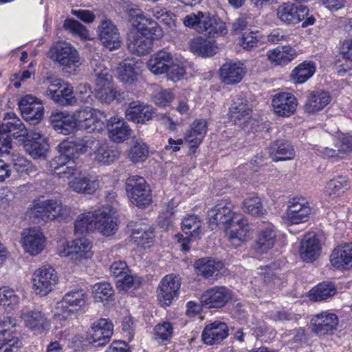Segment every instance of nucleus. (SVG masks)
<instances>
[{
    "label": "nucleus",
    "instance_id": "obj_1",
    "mask_svg": "<svg viewBox=\"0 0 352 352\" xmlns=\"http://www.w3.org/2000/svg\"><path fill=\"white\" fill-rule=\"evenodd\" d=\"M184 25L208 37L216 38L228 32L226 23L220 19L210 16L208 12L198 11L190 13L183 19Z\"/></svg>",
    "mask_w": 352,
    "mask_h": 352
},
{
    "label": "nucleus",
    "instance_id": "obj_2",
    "mask_svg": "<svg viewBox=\"0 0 352 352\" xmlns=\"http://www.w3.org/2000/svg\"><path fill=\"white\" fill-rule=\"evenodd\" d=\"M88 296L82 289L68 291L55 306L54 315L63 319H72L77 316L79 311L85 306Z\"/></svg>",
    "mask_w": 352,
    "mask_h": 352
},
{
    "label": "nucleus",
    "instance_id": "obj_3",
    "mask_svg": "<svg viewBox=\"0 0 352 352\" xmlns=\"http://www.w3.org/2000/svg\"><path fill=\"white\" fill-rule=\"evenodd\" d=\"M92 242L86 237H79L60 245L58 254L67 257L75 264L82 263L91 258L94 254Z\"/></svg>",
    "mask_w": 352,
    "mask_h": 352
},
{
    "label": "nucleus",
    "instance_id": "obj_4",
    "mask_svg": "<svg viewBox=\"0 0 352 352\" xmlns=\"http://www.w3.org/2000/svg\"><path fill=\"white\" fill-rule=\"evenodd\" d=\"M49 56L62 67L65 72L75 71L81 65L78 51L67 42L61 41L53 45L50 49Z\"/></svg>",
    "mask_w": 352,
    "mask_h": 352
},
{
    "label": "nucleus",
    "instance_id": "obj_5",
    "mask_svg": "<svg viewBox=\"0 0 352 352\" xmlns=\"http://www.w3.org/2000/svg\"><path fill=\"white\" fill-rule=\"evenodd\" d=\"M72 114L77 131L100 133L105 128L102 119L105 118L106 116L100 111L85 107L74 111Z\"/></svg>",
    "mask_w": 352,
    "mask_h": 352
},
{
    "label": "nucleus",
    "instance_id": "obj_6",
    "mask_svg": "<svg viewBox=\"0 0 352 352\" xmlns=\"http://www.w3.org/2000/svg\"><path fill=\"white\" fill-rule=\"evenodd\" d=\"M48 87L45 95L52 99L54 102L68 106L76 103L77 98L74 95L73 87L68 82L60 78L48 77L46 80Z\"/></svg>",
    "mask_w": 352,
    "mask_h": 352
},
{
    "label": "nucleus",
    "instance_id": "obj_7",
    "mask_svg": "<svg viewBox=\"0 0 352 352\" xmlns=\"http://www.w3.org/2000/svg\"><path fill=\"white\" fill-rule=\"evenodd\" d=\"M128 19L140 34L153 39L162 37L163 30L152 19L144 15L140 9L131 8L127 11Z\"/></svg>",
    "mask_w": 352,
    "mask_h": 352
},
{
    "label": "nucleus",
    "instance_id": "obj_8",
    "mask_svg": "<svg viewBox=\"0 0 352 352\" xmlns=\"http://www.w3.org/2000/svg\"><path fill=\"white\" fill-rule=\"evenodd\" d=\"M32 289L41 296L49 294L58 282L56 270L51 266H42L36 269L32 276Z\"/></svg>",
    "mask_w": 352,
    "mask_h": 352
},
{
    "label": "nucleus",
    "instance_id": "obj_9",
    "mask_svg": "<svg viewBox=\"0 0 352 352\" xmlns=\"http://www.w3.org/2000/svg\"><path fill=\"white\" fill-rule=\"evenodd\" d=\"M67 212V207L58 199L36 200L29 210L31 217L41 219L63 217Z\"/></svg>",
    "mask_w": 352,
    "mask_h": 352
},
{
    "label": "nucleus",
    "instance_id": "obj_10",
    "mask_svg": "<svg viewBox=\"0 0 352 352\" xmlns=\"http://www.w3.org/2000/svg\"><path fill=\"white\" fill-rule=\"evenodd\" d=\"M126 191L130 202L139 208L144 207L151 201L150 190L142 177H129L126 181Z\"/></svg>",
    "mask_w": 352,
    "mask_h": 352
},
{
    "label": "nucleus",
    "instance_id": "obj_11",
    "mask_svg": "<svg viewBox=\"0 0 352 352\" xmlns=\"http://www.w3.org/2000/svg\"><path fill=\"white\" fill-rule=\"evenodd\" d=\"M116 210L110 205H103L95 209L96 230L104 236L116 234L118 229Z\"/></svg>",
    "mask_w": 352,
    "mask_h": 352
},
{
    "label": "nucleus",
    "instance_id": "obj_12",
    "mask_svg": "<svg viewBox=\"0 0 352 352\" xmlns=\"http://www.w3.org/2000/svg\"><path fill=\"white\" fill-rule=\"evenodd\" d=\"M233 204L231 201L224 200L217 204L208 212V219L210 226L214 230L219 224H230L239 222L241 215L233 212Z\"/></svg>",
    "mask_w": 352,
    "mask_h": 352
},
{
    "label": "nucleus",
    "instance_id": "obj_13",
    "mask_svg": "<svg viewBox=\"0 0 352 352\" xmlns=\"http://www.w3.org/2000/svg\"><path fill=\"white\" fill-rule=\"evenodd\" d=\"M20 242L24 252L33 256L41 254L46 245V239L38 227L24 229Z\"/></svg>",
    "mask_w": 352,
    "mask_h": 352
},
{
    "label": "nucleus",
    "instance_id": "obj_14",
    "mask_svg": "<svg viewBox=\"0 0 352 352\" xmlns=\"http://www.w3.org/2000/svg\"><path fill=\"white\" fill-rule=\"evenodd\" d=\"M113 332L112 322L108 319L101 318L92 324L85 340L94 346H102L109 342Z\"/></svg>",
    "mask_w": 352,
    "mask_h": 352
},
{
    "label": "nucleus",
    "instance_id": "obj_15",
    "mask_svg": "<svg viewBox=\"0 0 352 352\" xmlns=\"http://www.w3.org/2000/svg\"><path fill=\"white\" fill-rule=\"evenodd\" d=\"M181 282L178 276L175 274L166 275L160 281L157 293V300L162 306H169L173 300L177 297Z\"/></svg>",
    "mask_w": 352,
    "mask_h": 352
},
{
    "label": "nucleus",
    "instance_id": "obj_16",
    "mask_svg": "<svg viewBox=\"0 0 352 352\" xmlns=\"http://www.w3.org/2000/svg\"><path fill=\"white\" fill-rule=\"evenodd\" d=\"M19 109L23 118L35 124L43 116V105L41 100L32 95H26L19 102Z\"/></svg>",
    "mask_w": 352,
    "mask_h": 352
},
{
    "label": "nucleus",
    "instance_id": "obj_17",
    "mask_svg": "<svg viewBox=\"0 0 352 352\" xmlns=\"http://www.w3.org/2000/svg\"><path fill=\"white\" fill-rule=\"evenodd\" d=\"M313 331L318 336L333 334L338 325V318L329 311L314 316L311 320Z\"/></svg>",
    "mask_w": 352,
    "mask_h": 352
},
{
    "label": "nucleus",
    "instance_id": "obj_18",
    "mask_svg": "<svg viewBox=\"0 0 352 352\" xmlns=\"http://www.w3.org/2000/svg\"><path fill=\"white\" fill-rule=\"evenodd\" d=\"M308 12L309 10L306 6H297L290 2L283 3L276 9L278 19L283 23L292 25L303 21Z\"/></svg>",
    "mask_w": 352,
    "mask_h": 352
},
{
    "label": "nucleus",
    "instance_id": "obj_19",
    "mask_svg": "<svg viewBox=\"0 0 352 352\" xmlns=\"http://www.w3.org/2000/svg\"><path fill=\"white\" fill-rule=\"evenodd\" d=\"M142 65V62L140 59L125 58L119 63L116 68L117 78L124 84H133L141 73Z\"/></svg>",
    "mask_w": 352,
    "mask_h": 352
},
{
    "label": "nucleus",
    "instance_id": "obj_20",
    "mask_svg": "<svg viewBox=\"0 0 352 352\" xmlns=\"http://www.w3.org/2000/svg\"><path fill=\"white\" fill-rule=\"evenodd\" d=\"M98 37L102 45L110 50L121 46V37L115 24L109 19L102 21L98 27Z\"/></svg>",
    "mask_w": 352,
    "mask_h": 352
},
{
    "label": "nucleus",
    "instance_id": "obj_21",
    "mask_svg": "<svg viewBox=\"0 0 352 352\" xmlns=\"http://www.w3.org/2000/svg\"><path fill=\"white\" fill-rule=\"evenodd\" d=\"M24 144V148L34 159L45 158L49 148L47 137L37 129L32 131Z\"/></svg>",
    "mask_w": 352,
    "mask_h": 352
},
{
    "label": "nucleus",
    "instance_id": "obj_22",
    "mask_svg": "<svg viewBox=\"0 0 352 352\" xmlns=\"http://www.w3.org/2000/svg\"><path fill=\"white\" fill-rule=\"evenodd\" d=\"M311 214V208L308 201L302 197H294L289 199L287 215L294 224L308 221Z\"/></svg>",
    "mask_w": 352,
    "mask_h": 352
},
{
    "label": "nucleus",
    "instance_id": "obj_23",
    "mask_svg": "<svg viewBox=\"0 0 352 352\" xmlns=\"http://www.w3.org/2000/svg\"><path fill=\"white\" fill-rule=\"evenodd\" d=\"M231 292L226 287H213L205 291L201 296L202 305L210 308H221L230 300Z\"/></svg>",
    "mask_w": 352,
    "mask_h": 352
},
{
    "label": "nucleus",
    "instance_id": "obj_24",
    "mask_svg": "<svg viewBox=\"0 0 352 352\" xmlns=\"http://www.w3.org/2000/svg\"><path fill=\"white\" fill-rule=\"evenodd\" d=\"M272 106L277 116L288 118L295 113L298 101L291 93L282 92L274 96Z\"/></svg>",
    "mask_w": 352,
    "mask_h": 352
},
{
    "label": "nucleus",
    "instance_id": "obj_25",
    "mask_svg": "<svg viewBox=\"0 0 352 352\" xmlns=\"http://www.w3.org/2000/svg\"><path fill=\"white\" fill-rule=\"evenodd\" d=\"M154 113L152 106L140 101H133L126 108L125 116L129 121L144 124L153 119Z\"/></svg>",
    "mask_w": 352,
    "mask_h": 352
},
{
    "label": "nucleus",
    "instance_id": "obj_26",
    "mask_svg": "<svg viewBox=\"0 0 352 352\" xmlns=\"http://www.w3.org/2000/svg\"><path fill=\"white\" fill-rule=\"evenodd\" d=\"M321 243L316 234L309 232L305 234L301 240L299 248L300 257L306 262H313L320 255Z\"/></svg>",
    "mask_w": 352,
    "mask_h": 352
},
{
    "label": "nucleus",
    "instance_id": "obj_27",
    "mask_svg": "<svg viewBox=\"0 0 352 352\" xmlns=\"http://www.w3.org/2000/svg\"><path fill=\"white\" fill-rule=\"evenodd\" d=\"M229 114L236 125L248 123L252 116V109L246 98L242 96L234 98L230 107Z\"/></svg>",
    "mask_w": 352,
    "mask_h": 352
},
{
    "label": "nucleus",
    "instance_id": "obj_28",
    "mask_svg": "<svg viewBox=\"0 0 352 352\" xmlns=\"http://www.w3.org/2000/svg\"><path fill=\"white\" fill-rule=\"evenodd\" d=\"M277 230L271 223H263L258 230L255 248L260 253L271 250L276 242Z\"/></svg>",
    "mask_w": 352,
    "mask_h": 352
},
{
    "label": "nucleus",
    "instance_id": "obj_29",
    "mask_svg": "<svg viewBox=\"0 0 352 352\" xmlns=\"http://www.w3.org/2000/svg\"><path fill=\"white\" fill-rule=\"evenodd\" d=\"M21 318L23 320L25 326L34 333H42L50 328L49 320L45 315L38 309L28 310L23 312Z\"/></svg>",
    "mask_w": 352,
    "mask_h": 352
},
{
    "label": "nucleus",
    "instance_id": "obj_30",
    "mask_svg": "<svg viewBox=\"0 0 352 352\" xmlns=\"http://www.w3.org/2000/svg\"><path fill=\"white\" fill-rule=\"evenodd\" d=\"M109 138L115 142H122L131 136V129L122 119L117 116L110 118L105 125Z\"/></svg>",
    "mask_w": 352,
    "mask_h": 352
},
{
    "label": "nucleus",
    "instance_id": "obj_31",
    "mask_svg": "<svg viewBox=\"0 0 352 352\" xmlns=\"http://www.w3.org/2000/svg\"><path fill=\"white\" fill-rule=\"evenodd\" d=\"M50 120L54 130L59 133L69 135L77 131L72 112H53Z\"/></svg>",
    "mask_w": 352,
    "mask_h": 352
},
{
    "label": "nucleus",
    "instance_id": "obj_32",
    "mask_svg": "<svg viewBox=\"0 0 352 352\" xmlns=\"http://www.w3.org/2000/svg\"><path fill=\"white\" fill-rule=\"evenodd\" d=\"M99 186L100 182L96 177L80 174L68 183L69 190L79 194L93 195Z\"/></svg>",
    "mask_w": 352,
    "mask_h": 352
},
{
    "label": "nucleus",
    "instance_id": "obj_33",
    "mask_svg": "<svg viewBox=\"0 0 352 352\" xmlns=\"http://www.w3.org/2000/svg\"><path fill=\"white\" fill-rule=\"evenodd\" d=\"M91 157L98 164L109 165L118 158V153L111 149L105 141L96 140L89 153Z\"/></svg>",
    "mask_w": 352,
    "mask_h": 352
},
{
    "label": "nucleus",
    "instance_id": "obj_34",
    "mask_svg": "<svg viewBox=\"0 0 352 352\" xmlns=\"http://www.w3.org/2000/svg\"><path fill=\"white\" fill-rule=\"evenodd\" d=\"M0 131L16 138L27 137L30 134L22 121L14 112L6 113L0 125Z\"/></svg>",
    "mask_w": 352,
    "mask_h": 352
},
{
    "label": "nucleus",
    "instance_id": "obj_35",
    "mask_svg": "<svg viewBox=\"0 0 352 352\" xmlns=\"http://www.w3.org/2000/svg\"><path fill=\"white\" fill-rule=\"evenodd\" d=\"M228 335V329L226 323L220 321L207 325L202 332V340L206 344H219Z\"/></svg>",
    "mask_w": 352,
    "mask_h": 352
},
{
    "label": "nucleus",
    "instance_id": "obj_36",
    "mask_svg": "<svg viewBox=\"0 0 352 352\" xmlns=\"http://www.w3.org/2000/svg\"><path fill=\"white\" fill-rule=\"evenodd\" d=\"M246 73V68L240 62H228L220 68V77L222 81L228 85L239 82Z\"/></svg>",
    "mask_w": 352,
    "mask_h": 352
},
{
    "label": "nucleus",
    "instance_id": "obj_37",
    "mask_svg": "<svg viewBox=\"0 0 352 352\" xmlns=\"http://www.w3.org/2000/svg\"><path fill=\"white\" fill-rule=\"evenodd\" d=\"M266 56L274 65L285 66L294 60L298 54L296 50L290 45H283L270 50Z\"/></svg>",
    "mask_w": 352,
    "mask_h": 352
},
{
    "label": "nucleus",
    "instance_id": "obj_38",
    "mask_svg": "<svg viewBox=\"0 0 352 352\" xmlns=\"http://www.w3.org/2000/svg\"><path fill=\"white\" fill-rule=\"evenodd\" d=\"M171 64V54L164 50H160L151 56L147 62V67L154 74H162L168 72Z\"/></svg>",
    "mask_w": 352,
    "mask_h": 352
},
{
    "label": "nucleus",
    "instance_id": "obj_39",
    "mask_svg": "<svg viewBox=\"0 0 352 352\" xmlns=\"http://www.w3.org/2000/svg\"><path fill=\"white\" fill-rule=\"evenodd\" d=\"M129 228L131 230L132 240L138 245L143 248L149 246L154 238L153 230L148 224H134L131 222Z\"/></svg>",
    "mask_w": 352,
    "mask_h": 352
},
{
    "label": "nucleus",
    "instance_id": "obj_40",
    "mask_svg": "<svg viewBox=\"0 0 352 352\" xmlns=\"http://www.w3.org/2000/svg\"><path fill=\"white\" fill-rule=\"evenodd\" d=\"M249 232L248 223L242 217L239 222L231 223L230 228L226 230L228 240L235 248L249 238Z\"/></svg>",
    "mask_w": 352,
    "mask_h": 352
},
{
    "label": "nucleus",
    "instance_id": "obj_41",
    "mask_svg": "<svg viewBox=\"0 0 352 352\" xmlns=\"http://www.w3.org/2000/svg\"><path fill=\"white\" fill-rule=\"evenodd\" d=\"M270 155L274 162L291 160L295 157V151L290 142L278 140L270 147Z\"/></svg>",
    "mask_w": 352,
    "mask_h": 352
},
{
    "label": "nucleus",
    "instance_id": "obj_42",
    "mask_svg": "<svg viewBox=\"0 0 352 352\" xmlns=\"http://www.w3.org/2000/svg\"><path fill=\"white\" fill-rule=\"evenodd\" d=\"M330 261L338 269L352 266V243H346L336 248L331 254Z\"/></svg>",
    "mask_w": 352,
    "mask_h": 352
},
{
    "label": "nucleus",
    "instance_id": "obj_43",
    "mask_svg": "<svg viewBox=\"0 0 352 352\" xmlns=\"http://www.w3.org/2000/svg\"><path fill=\"white\" fill-rule=\"evenodd\" d=\"M153 46L152 39L139 32L131 33L128 38L127 47L129 50L138 56L148 54Z\"/></svg>",
    "mask_w": 352,
    "mask_h": 352
},
{
    "label": "nucleus",
    "instance_id": "obj_44",
    "mask_svg": "<svg viewBox=\"0 0 352 352\" xmlns=\"http://www.w3.org/2000/svg\"><path fill=\"white\" fill-rule=\"evenodd\" d=\"M69 146L68 140L63 141L58 145L57 149L60 154L49 162V168L52 173L74 162L71 157L72 151H69Z\"/></svg>",
    "mask_w": 352,
    "mask_h": 352
},
{
    "label": "nucleus",
    "instance_id": "obj_45",
    "mask_svg": "<svg viewBox=\"0 0 352 352\" xmlns=\"http://www.w3.org/2000/svg\"><path fill=\"white\" fill-rule=\"evenodd\" d=\"M316 65L312 61H304L297 65L292 72V80L296 84H302L316 72Z\"/></svg>",
    "mask_w": 352,
    "mask_h": 352
},
{
    "label": "nucleus",
    "instance_id": "obj_46",
    "mask_svg": "<svg viewBox=\"0 0 352 352\" xmlns=\"http://www.w3.org/2000/svg\"><path fill=\"white\" fill-rule=\"evenodd\" d=\"M350 188V181L345 176H337L329 180L325 186V194L330 197H338Z\"/></svg>",
    "mask_w": 352,
    "mask_h": 352
},
{
    "label": "nucleus",
    "instance_id": "obj_47",
    "mask_svg": "<svg viewBox=\"0 0 352 352\" xmlns=\"http://www.w3.org/2000/svg\"><path fill=\"white\" fill-rule=\"evenodd\" d=\"M331 98L327 91H314L310 94L305 104L308 113H315L324 109L331 102Z\"/></svg>",
    "mask_w": 352,
    "mask_h": 352
},
{
    "label": "nucleus",
    "instance_id": "obj_48",
    "mask_svg": "<svg viewBox=\"0 0 352 352\" xmlns=\"http://www.w3.org/2000/svg\"><path fill=\"white\" fill-rule=\"evenodd\" d=\"M95 210L87 211L78 214L74 221L75 234L96 230Z\"/></svg>",
    "mask_w": 352,
    "mask_h": 352
},
{
    "label": "nucleus",
    "instance_id": "obj_49",
    "mask_svg": "<svg viewBox=\"0 0 352 352\" xmlns=\"http://www.w3.org/2000/svg\"><path fill=\"white\" fill-rule=\"evenodd\" d=\"M190 50L204 57L214 56L217 53V47L212 42L205 40L201 36H197L190 41Z\"/></svg>",
    "mask_w": 352,
    "mask_h": 352
},
{
    "label": "nucleus",
    "instance_id": "obj_50",
    "mask_svg": "<svg viewBox=\"0 0 352 352\" xmlns=\"http://www.w3.org/2000/svg\"><path fill=\"white\" fill-rule=\"evenodd\" d=\"M194 266L197 274L208 278L219 272L223 267V263L214 259L201 258L195 263Z\"/></svg>",
    "mask_w": 352,
    "mask_h": 352
},
{
    "label": "nucleus",
    "instance_id": "obj_51",
    "mask_svg": "<svg viewBox=\"0 0 352 352\" xmlns=\"http://www.w3.org/2000/svg\"><path fill=\"white\" fill-rule=\"evenodd\" d=\"M96 97L103 103H110L114 100L116 96V91L114 88L112 80L102 82L95 85Z\"/></svg>",
    "mask_w": 352,
    "mask_h": 352
},
{
    "label": "nucleus",
    "instance_id": "obj_52",
    "mask_svg": "<svg viewBox=\"0 0 352 352\" xmlns=\"http://www.w3.org/2000/svg\"><path fill=\"white\" fill-rule=\"evenodd\" d=\"M336 293V288L331 283H322L311 289L310 298L316 301H322L332 297Z\"/></svg>",
    "mask_w": 352,
    "mask_h": 352
},
{
    "label": "nucleus",
    "instance_id": "obj_53",
    "mask_svg": "<svg viewBox=\"0 0 352 352\" xmlns=\"http://www.w3.org/2000/svg\"><path fill=\"white\" fill-rule=\"evenodd\" d=\"M202 221L196 215H188L182 222V229L186 234H190L192 237L199 238L202 234Z\"/></svg>",
    "mask_w": 352,
    "mask_h": 352
},
{
    "label": "nucleus",
    "instance_id": "obj_54",
    "mask_svg": "<svg viewBox=\"0 0 352 352\" xmlns=\"http://www.w3.org/2000/svg\"><path fill=\"white\" fill-rule=\"evenodd\" d=\"M243 211L254 217H259L265 212L261 200L258 197H251L245 199L241 207Z\"/></svg>",
    "mask_w": 352,
    "mask_h": 352
},
{
    "label": "nucleus",
    "instance_id": "obj_55",
    "mask_svg": "<svg viewBox=\"0 0 352 352\" xmlns=\"http://www.w3.org/2000/svg\"><path fill=\"white\" fill-rule=\"evenodd\" d=\"M63 27L73 34L79 36L83 40H90L91 36L89 30L79 21L73 19L65 20Z\"/></svg>",
    "mask_w": 352,
    "mask_h": 352
},
{
    "label": "nucleus",
    "instance_id": "obj_56",
    "mask_svg": "<svg viewBox=\"0 0 352 352\" xmlns=\"http://www.w3.org/2000/svg\"><path fill=\"white\" fill-rule=\"evenodd\" d=\"M128 155L130 160L133 163L142 162L148 157V147L142 141H137L130 148Z\"/></svg>",
    "mask_w": 352,
    "mask_h": 352
},
{
    "label": "nucleus",
    "instance_id": "obj_57",
    "mask_svg": "<svg viewBox=\"0 0 352 352\" xmlns=\"http://www.w3.org/2000/svg\"><path fill=\"white\" fill-rule=\"evenodd\" d=\"M94 298L96 301L103 302L113 296V290L110 283L107 282L97 283L92 287Z\"/></svg>",
    "mask_w": 352,
    "mask_h": 352
},
{
    "label": "nucleus",
    "instance_id": "obj_58",
    "mask_svg": "<svg viewBox=\"0 0 352 352\" xmlns=\"http://www.w3.org/2000/svg\"><path fill=\"white\" fill-rule=\"evenodd\" d=\"M96 139L92 137H83L76 138L72 141H68L70 144L69 151L73 152L75 149L77 152L84 153L91 152Z\"/></svg>",
    "mask_w": 352,
    "mask_h": 352
},
{
    "label": "nucleus",
    "instance_id": "obj_59",
    "mask_svg": "<svg viewBox=\"0 0 352 352\" xmlns=\"http://www.w3.org/2000/svg\"><path fill=\"white\" fill-rule=\"evenodd\" d=\"M263 36L258 32H245L240 41V45L248 50L260 45L263 43Z\"/></svg>",
    "mask_w": 352,
    "mask_h": 352
},
{
    "label": "nucleus",
    "instance_id": "obj_60",
    "mask_svg": "<svg viewBox=\"0 0 352 352\" xmlns=\"http://www.w3.org/2000/svg\"><path fill=\"white\" fill-rule=\"evenodd\" d=\"M94 67V76L95 77V85L99 83L100 80L102 82L112 80V76L110 74L109 69L106 67L102 61L94 60L91 62Z\"/></svg>",
    "mask_w": 352,
    "mask_h": 352
},
{
    "label": "nucleus",
    "instance_id": "obj_61",
    "mask_svg": "<svg viewBox=\"0 0 352 352\" xmlns=\"http://www.w3.org/2000/svg\"><path fill=\"white\" fill-rule=\"evenodd\" d=\"M178 206V201L173 198L167 205L166 212L159 217V225L162 228L168 229L173 223V210Z\"/></svg>",
    "mask_w": 352,
    "mask_h": 352
},
{
    "label": "nucleus",
    "instance_id": "obj_62",
    "mask_svg": "<svg viewBox=\"0 0 352 352\" xmlns=\"http://www.w3.org/2000/svg\"><path fill=\"white\" fill-rule=\"evenodd\" d=\"M335 146L339 149L342 157L344 159L346 158L352 153V135L341 134L338 137Z\"/></svg>",
    "mask_w": 352,
    "mask_h": 352
},
{
    "label": "nucleus",
    "instance_id": "obj_63",
    "mask_svg": "<svg viewBox=\"0 0 352 352\" xmlns=\"http://www.w3.org/2000/svg\"><path fill=\"white\" fill-rule=\"evenodd\" d=\"M153 331L155 339L167 340L171 338L173 333V327L169 322H163L157 324Z\"/></svg>",
    "mask_w": 352,
    "mask_h": 352
},
{
    "label": "nucleus",
    "instance_id": "obj_64",
    "mask_svg": "<svg viewBox=\"0 0 352 352\" xmlns=\"http://www.w3.org/2000/svg\"><path fill=\"white\" fill-rule=\"evenodd\" d=\"M199 126L201 131L196 133L195 130H192L189 127L184 133V140L189 143L191 147H197L204 139V124L201 123L199 124Z\"/></svg>",
    "mask_w": 352,
    "mask_h": 352
}]
</instances>
